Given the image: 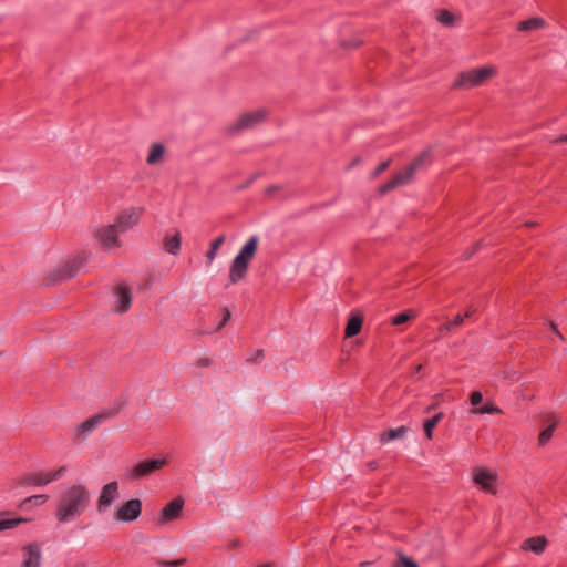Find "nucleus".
I'll return each mask as SVG.
<instances>
[{
	"label": "nucleus",
	"mask_w": 567,
	"mask_h": 567,
	"mask_svg": "<svg viewBox=\"0 0 567 567\" xmlns=\"http://www.w3.org/2000/svg\"><path fill=\"white\" fill-rule=\"evenodd\" d=\"M83 264H84V259L81 256H76L71 259H68L63 264V266L58 270V272L53 274V276H54L53 280L72 278L80 270V268L83 266Z\"/></svg>",
	"instance_id": "obj_14"
},
{
	"label": "nucleus",
	"mask_w": 567,
	"mask_h": 567,
	"mask_svg": "<svg viewBox=\"0 0 567 567\" xmlns=\"http://www.w3.org/2000/svg\"><path fill=\"white\" fill-rule=\"evenodd\" d=\"M259 243V236L252 235L241 246L229 267L230 282L236 284L246 277L248 267L257 254Z\"/></svg>",
	"instance_id": "obj_2"
},
{
	"label": "nucleus",
	"mask_w": 567,
	"mask_h": 567,
	"mask_svg": "<svg viewBox=\"0 0 567 567\" xmlns=\"http://www.w3.org/2000/svg\"><path fill=\"white\" fill-rule=\"evenodd\" d=\"M52 482L49 472H33L21 477L22 485L45 486Z\"/></svg>",
	"instance_id": "obj_18"
},
{
	"label": "nucleus",
	"mask_w": 567,
	"mask_h": 567,
	"mask_svg": "<svg viewBox=\"0 0 567 567\" xmlns=\"http://www.w3.org/2000/svg\"><path fill=\"white\" fill-rule=\"evenodd\" d=\"M547 539L544 536L530 537L524 540L522 548L524 550H530L535 554H542L546 547Z\"/></svg>",
	"instance_id": "obj_20"
},
{
	"label": "nucleus",
	"mask_w": 567,
	"mask_h": 567,
	"mask_svg": "<svg viewBox=\"0 0 567 567\" xmlns=\"http://www.w3.org/2000/svg\"><path fill=\"white\" fill-rule=\"evenodd\" d=\"M362 322L363 318L361 315H353L352 317H350L344 330L346 338L357 336L361 331Z\"/></svg>",
	"instance_id": "obj_22"
},
{
	"label": "nucleus",
	"mask_w": 567,
	"mask_h": 567,
	"mask_svg": "<svg viewBox=\"0 0 567 567\" xmlns=\"http://www.w3.org/2000/svg\"><path fill=\"white\" fill-rule=\"evenodd\" d=\"M223 312H224V317L221 318V322L219 323L217 330H221L231 317L229 309L225 308L223 310Z\"/></svg>",
	"instance_id": "obj_37"
},
{
	"label": "nucleus",
	"mask_w": 567,
	"mask_h": 567,
	"mask_svg": "<svg viewBox=\"0 0 567 567\" xmlns=\"http://www.w3.org/2000/svg\"><path fill=\"white\" fill-rule=\"evenodd\" d=\"M543 421L547 426L538 435V444L540 446H544L551 439L553 432L559 423V420L553 413L543 415Z\"/></svg>",
	"instance_id": "obj_17"
},
{
	"label": "nucleus",
	"mask_w": 567,
	"mask_h": 567,
	"mask_svg": "<svg viewBox=\"0 0 567 567\" xmlns=\"http://www.w3.org/2000/svg\"><path fill=\"white\" fill-rule=\"evenodd\" d=\"M464 322V317L462 315H456L451 321L452 327L461 326Z\"/></svg>",
	"instance_id": "obj_39"
},
{
	"label": "nucleus",
	"mask_w": 567,
	"mask_h": 567,
	"mask_svg": "<svg viewBox=\"0 0 567 567\" xmlns=\"http://www.w3.org/2000/svg\"><path fill=\"white\" fill-rule=\"evenodd\" d=\"M470 401L473 406H478L483 402V394L480 391H474L470 395Z\"/></svg>",
	"instance_id": "obj_34"
},
{
	"label": "nucleus",
	"mask_w": 567,
	"mask_h": 567,
	"mask_svg": "<svg viewBox=\"0 0 567 567\" xmlns=\"http://www.w3.org/2000/svg\"><path fill=\"white\" fill-rule=\"evenodd\" d=\"M225 240H226L225 235H220L210 243L209 249L207 250V252L205 255L207 267L212 266L213 261L215 260V258L217 256L219 248L224 245Z\"/></svg>",
	"instance_id": "obj_21"
},
{
	"label": "nucleus",
	"mask_w": 567,
	"mask_h": 567,
	"mask_svg": "<svg viewBox=\"0 0 567 567\" xmlns=\"http://www.w3.org/2000/svg\"><path fill=\"white\" fill-rule=\"evenodd\" d=\"M257 567H271V565L270 564H264V565H259Z\"/></svg>",
	"instance_id": "obj_45"
},
{
	"label": "nucleus",
	"mask_w": 567,
	"mask_h": 567,
	"mask_svg": "<svg viewBox=\"0 0 567 567\" xmlns=\"http://www.w3.org/2000/svg\"><path fill=\"white\" fill-rule=\"evenodd\" d=\"M550 327H551V329L555 331V333L557 334V337H558L561 341H564V340H565V338H564V337H563V334L557 330V326H556L554 322H550Z\"/></svg>",
	"instance_id": "obj_41"
},
{
	"label": "nucleus",
	"mask_w": 567,
	"mask_h": 567,
	"mask_svg": "<svg viewBox=\"0 0 567 567\" xmlns=\"http://www.w3.org/2000/svg\"><path fill=\"white\" fill-rule=\"evenodd\" d=\"M27 518H1L0 517V532L6 529H12L22 523L28 522Z\"/></svg>",
	"instance_id": "obj_29"
},
{
	"label": "nucleus",
	"mask_w": 567,
	"mask_h": 567,
	"mask_svg": "<svg viewBox=\"0 0 567 567\" xmlns=\"http://www.w3.org/2000/svg\"><path fill=\"white\" fill-rule=\"evenodd\" d=\"M390 165V161L382 162L375 171L372 173V178H377L382 172H384Z\"/></svg>",
	"instance_id": "obj_36"
},
{
	"label": "nucleus",
	"mask_w": 567,
	"mask_h": 567,
	"mask_svg": "<svg viewBox=\"0 0 567 567\" xmlns=\"http://www.w3.org/2000/svg\"><path fill=\"white\" fill-rule=\"evenodd\" d=\"M545 25H546V22L544 19L534 17L532 19L519 22L518 30L519 31H532V30L542 29Z\"/></svg>",
	"instance_id": "obj_26"
},
{
	"label": "nucleus",
	"mask_w": 567,
	"mask_h": 567,
	"mask_svg": "<svg viewBox=\"0 0 567 567\" xmlns=\"http://www.w3.org/2000/svg\"><path fill=\"white\" fill-rule=\"evenodd\" d=\"M182 236L178 230H174L172 234L167 233L164 237L163 245L165 250L171 255H178L181 250Z\"/></svg>",
	"instance_id": "obj_19"
},
{
	"label": "nucleus",
	"mask_w": 567,
	"mask_h": 567,
	"mask_svg": "<svg viewBox=\"0 0 567 567\" xmlns=\"http://www.w3.org/2000/svg\"><path fill=\"white\" fill-rule=\"evenodd\" d=\"M23 563L22 567H40L41 565V547L37 543H31L22 548Z\"/></svg>",
	"instance_id": "obj_16"
},
{
	"label": "nucleus",
	"mask_w": 567,
	"mask_h": 567,
	"mask_svg": "<svg viewBox=\"0 0 567 567\" xmlns=\"http://www.w3.org/2000/svg\"><path fill=\"white\" fill-rule=\"evenodd\" d=\"M118 234H121V231L117 227H114V224H111L99 228L95 233V237L104 248L113 249L121 246Z\"/></svg>",
	"instance_id": "obj_9"
},
{
	"label": "nucleus",
	"mask_w": 567,
	"mask_h": 567,
	"mask_svg": "<svg viewBox=\"0 0 567 567\" xmlns=\"http://www.w3.org/2000/svg\"><path fill=\"white\" fill-rule=\"evenodd\" d=\"M143 207H128L126 209H123L118 214L114 223V227H117V229L121 233H125L128 229H132L138 224L140 218L143 215Z\"/></svg>",
	"instance_id": "obj_7"
},
{
	"label": "nucleus",
	"mask_w": 567,
	"mask_h": 567,
	"mask_svg": "<svg viewBox=\"0 0 567 567\" xmlns=\"http://www.w3.org/2000/svg\"><path fill=\"white\" fill-rule=\"evenodd\" d=\"M167 464L166 458L144 460L135 464L130 473L131 480H143L150 476L153 472L161 470Z\"/></svg>",
	"instance_id": "obj_6"
},
{
	"label": "nucleus",
	"mask_w": 567,
	"mask_h": 567,
	"mask_svg": "<svg viewBox=\"0 0 567 567\" xmlns=\"http://www.w3.org/2000/svg\"><path fill=\"white\" fill-rule=\"evenodd\" d=\"M165 147L162 144H152L146 158L148 165H156L164 159Z\"/></svg>",
	"instance_id": "obj_23"
},
{
	"label": "nucleus",
	"mask_w": 567,
	"mask_h": 567,
	"mask_svg": "<svg viewBox=\"0 0 567 567\" xmlns=\"http://www.w3.org/2000/svg\"><path fill=\"white\" fill-rule=\"evenodd\" d=\"M415 313L412 310L404 311L395 317L392 318V323L395 326L402 324L410 319L414 318Z\"/></svg>",
	"instance_id": "obj_32"
},
{
	"label": "nucleus",
	"mask_w": 567,
	"mask_h": 567,
	"mask_svg": "<svg viewBox=\"0 0 567 567\" xmlns=\"http://www.w3.org/2000/svg\"><path fill=\"white\" fill-rule=\"evenodd\" d=\"M142 511V503L140 499L134 498L130 499L128 502H125L122 504L116 513H115V519L118 522H132L135 520L140 515Z\"/></svg>",
	"instance_id": "obj_11"
},
{
	"label": "nucleus",
	"mask_w": 567,
	"mask_h": 567,
	"mask_svg": "<svg viewBox=\"0 0 567 567\" xmlns=\"http://www.w3.org/2000/svg\"><path fill=\"white\" fill-rule=\"evenodd\" d=\"M392 567H419V565L412 558L403 554H399L398 561L394 563Z\"/></svg>",
	"instance_id": "obj_31"
},
{
	"label": "nucleus",
	"mask_w": 567,
	"mask_h": 567,
	"mask_svg": "<svg viewBox=\"0 0 567 567\" xmlns=\"http://www.w3.org/2000/svg\"><path fill=\"white\" fill-rule=\"evenodd\" d=\"M526 225L527 226H534L535 224L534 223H527Z\"/></svg>",
	"instance_id": "obj_48"
},
{
	"label": "nucleus",
	"mask_w": 567,
	"mask_h": 567,
	"mask_svg": "<svg viewBox=\"0 0 567 567\" xmlns=\"http://www.w3.org/2000/svg\"><path fill=\"white\" fill-rule=\"evenodd\" d=\"M497 480V475L495 472H492L484 467H477L473 471V481L476 485H478L486 493H496V488L494 486Z\"/></svg>",
	"instance_id": "obj_10"
},
{
	"label": "nucleus",
	"mask_w": 567,
	"mask_h": 567,
	"mask_svg": "<svg viewBox=\"0 0 567 567\" xmlns=\"http://www.w3.org/2000/svg\"><path fill=\"white\" fill-rule=\"evenodd\" d=\"M471 413H473V414H483V413L501 414L502 410L498 406L494 405L492 402H486L481 408L473 409L471 411Z\"/></svg>",
	"instance_id": "obj_28"
},
{
	"label": "nucleus",
	"mask_w": 567,
	"mask_h": 567,
	"mask_svg": "<svg viewBox=\"0 0 567 567\" xmlns=\"http://www.w3.org/2000/svg\"><path fill=\"white\" fill-rule=\"evenodd\" d=\"M497 69L493 65H484L461 72L453 84V89L470 90L482 86L496 76Z\"/></svg>",
	"instance_id": "obj_4"
},
{
	"label": "nucleus",
	"mask_w": 567,
	"mask_h": 567,
	"mask_svg": "<svg viewBox=\"0 0 567 567\" xmlns=\"http://www.w3.org/2000/svg\"><path fill=\"white\" fill-rule=\"evenodd\" d=\"M474 311H475L474 309H468V310L463 315L464 319H465V318H470V317L474 313Z\"/></svg>",
	"instance_id": "obj_44"
},
{
	"label": "nucleus",
	"mask_w": 567,
	"mask_h": 567,
	"mask_svg": "<svg viewBox=\"0 0 567 567\" xmlns=\"http://www.w3.org/2000/svg\"><path fill=\"white\" fill-rule=\"evenodd\" d=\"M48 498H49L48 495H44V494L29 496L22 501L21 507H25L29 504L40 506V505L44 504L48 501Z\"/></svg>",
	"instance_id": "obj_30"
},
{
	"label": "nucleus",
	"mask_w": 567,
	"mask_h": 567,
	"mask_svg": "<svg viewBox=\"0 0 567 567\" xmlns=\"http://www.w3.org/2000/svg\"><path fill=\"white\" fill-rule=\"evenodd\" d=\"M421 369H422V365H421V364H420V365H417V367H416V372L421 371Z\"/></svg>",
	"instance_id": "obj_46"
},
{
	"label": "nucleus",
	"mask_w": 567,
	"mask_h": 567,
	"mask_svg": "<svg viewBox=\"0 0 567 567\" xmlns=\"http://www.w3.org/2000/svg\"><path fill=\"white\" fill-rule=\"evenodd\" d=\"M92 493L84 483L66 485L56 501L54 517L59 524H69L80 518L91 505Z\"/></svg>",
	"instance_id": "obj_1"
},
{
	"label": "nucleus",
	"mask_w": 567,
	"mask_h": 567,
	"mask_svg": "<svg viewBox=\"0 0 567 567\" xmlns=\"http://www.w3.org/2000/svg\"><path fill=\"white\" fill-rule=\"evenodd\" d=\"M118 498V484L117 482H111L105 484L99 498L96 501V512L99 514H104L111 505Z\"/></svg>",
	"instance_id": "obj_8"
},
{
	"label": "nucleus",
	"mask_w": 567,
	"mask_h": 567,
	"mask_svg": "<svg viewBox=\"0 0 567 567\" xmlns=\"http://www.w3.org/2000/svg\"><path fill=\"white\" fill-rule=\"evenodd\" d=\"M406 432H408V427L406 426H400V427H396V429H391V430H389L386 432H383L380 435V441L382 443H388L390 441L403 439L405 436Z\"/></svg>",
	"instance_id": "obj_24"
},
{
	"label": "nucleus",
	"mask_w": 567,
	"mask_h": 567,
	"mask_svg": "<svg viewBox=\"0 0 567 567\" xmlns=\"http://www.w3.org/2000/svg\"><path fill=\"white\" fill-rule=\"evenodd\" d=\"M184 502L182 498H175L169 502L161 512L158 522L161 525H165L169 522L177 519L181 516Z\"/></svg>",
	"instance_id": "obj_15"
},
{
	"label": "nucleus",
	"mask_w": 567,
	"mask_h": 567,
	"mask_svg": "<svg viewBox=\"0 0 567 567\" xmlns=\"http://www.w3.org/2000/svg\"><path fill=\"white\" fill-rule=\"evenodd\" d=\"M118 410L113 411L111 413H99L93 415L82 424H80L76 429V437L80 440H84L89 434H91L101 423L106 421L109 417L114 416Z\"/></svg>",
	"instance_id": "obj_12"
},
{
	"label": "nucleus",
	"mask_w": 567,
	"mask_h": 567,
	"mask_svg": "<svg viewBox=\"0 0 567 567\" xmlns=\"http://www.w3.org/2000/svg\"><path fill=\"white\" fill-rule=\"evenodd\" d=\"M431 163V150L423 151L404 171L399 172L392 179L380 187V193L385 194L396 187L409 185L415 175L424 171Z\"/></svg>",
	"instance_id": "obj_3"
},
{
	"label": "nucleus",
	"mask_w": 567,
	"mask_h": 567,
	"mask_svg": "<svg viewBox=\"0 0 567 567\" xmlns=\"http://www.w3.org/2000/svg\"><path fill=\"white\" fill-rule=\"evenodd\" d=\"M196 365L198 368H205L210 365V359L208 358H200L196 361Z\"/></svg>",
	"instance_id": "obj_38"
},
{
	"label": "nucleus",
	"mask_w": 567,
	"mask_h": 567,
	"mask_svg": "<svg viewBox=\"0 0 567 567\" xmlns=\"http://www.w3.org/2000/svg\"><path fill=\"white\" fill-rule=\"evenodd\" d=\"M567 142V134L560 135L554 143Z\"/></svg>",
	"instance_id": "obj_43"
},
{
	"label": "nucleus",
	"mask_w": 567,
	"mask_h": 567,
	"mask_svg": "<svg viewBox=\"0 0 567 567\" xmlns=\"http://www.w3.org/2000/svg\"><path fill=\"white\" fill-rule=\"evenodd\" d=\"M114 311L117 313L126 312L132 303V291L125 284H118L114 290Z\"/></svg>",
	"instance_id": "obj_13"
},
{
	"label": "nucleus",
	"mask_w": 567,
	"mask_h": 567,
	"mask_svg": "<svg viewBox=\"0 0 567 567\" xmlns=\"http://www.w3.org/2000/svg\"><path fill=\"white\" fill-rule=\"evenodd\" d=\"M436 19L445 27H454L460 20V17L445 9H441L436 12Z\"/></svg>",
	"instance_id": "obj_25"
},
{
	"label": "nucleus",
	"mask_w": 567,
	"mask_h": 567,
	"mask_svg": "<svg viewBox=\"0 0 567 567\" xmlns=\"http://www.w3.org/2000/svg\"><path fill=\"white\" fill-rule=\"evenodd\" d=\"M452 328H453V327H452L451 322H447V323L442 324V326L439 328V330H440L441 332H447V331H450Z\"/></svg>",
	"instance_id": "obj_40"
},
{
	"label": "nucleus",
	"mask_w": 567,
	"mask_h": 567,
	"mask_svg": "<svg viewBox=\"0 0 567 567\" xmlns=\"http://www.w3.org/2000/svg\"><path fill=\"white\" fill-rule=\"evenodd\" d=\"M66 472V466H61L53 472H49L53 482L60 480Z\"/></svg>",
	"instance_id": "obj_35"
},
{
	"label": "nucleus",
	"mask_w": 567,
	"mask_h": 567,
	"mask_svg": "<svg viewBox=\"0 0 567 567\" xmlns=\"http://www.w3.org/2000/svg\"><path fill=\"white\" fill-rule=\"evenodd\" d=\"M261 355H262V351L260 350V351H258L257 357H261Z\"/></svg>",
	"instance_id": "obj_47"
},
{
	"label": "nucleus",
	"mask_w": 567,
	"mask_h": 567,
	"mask_svg": "<svg viewBox=\"0 0 567 567\" xmlns=\"http://www.w3.org/2000/svg\"><path fill=\"white\" fill-rule=\"evenodd\" d=\"M442 416H443V413L440 412V413L435 414L433 417L424 421L423 429H424V432L429 440L432 439L433 430L437 425V423L441 421Z\"/></svg>",
	"instance_id": "obj_27"
},
{
	"label": "nucleus",
	"mask_w": 567,
	"mask_h": 567,
	"mask_svg": "<svg viewBox=\"0 0 567 567\" xmlns=\"http://www.w3.org/2000/svg\"><path fill=\"white\" fill-rule=\"evenodd\" d=\"M277 189H278V186L272 185V186H269V187L266 189V193H267L268 195H271V194H272L274 192H276Z\"/></svg>",
	"instance_id": "obj_42"
},
{
	"label": "nucleus",
	"mask_w": 567,
	"mask_h": 567,
	"mask_svg": "<svg viewBox=\"0 0 567 567\" xmlns=\"http://www.w3.org/2000/svg\"><path fill=\"white\" fill-rule=\"evenodd\" d=\"M266 117L265 110H255L241 114L236 121H234L227 127L229 133H238L241 131L250 130L261 123Z\"/></svg>",
	"instance_id": "obj_5"
},
{
	"label": "nucleus",
	"mask_w": 567,
	"mask_h": 567,
	"mask_svg": "<svg viewBox=\"0 0 567 567\" xmlns=\"http://www.w3.org/2000/svg\"><path fill=\"white\" fill-rule=\"evenodd\" d=\"M186 563L185 558L174 559V560H157V564L164 567H177L182 566Z\"/></svg>",
	"instance_id": "obj_33"
}]
</instances>
